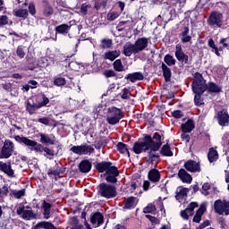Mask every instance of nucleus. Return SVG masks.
Listing matches in <instances>:
<instances>
[{
    "mask_svg": "<svg viewBox=\"0 0 229 229\" xmlns=\"http://www.w3.org/2000/svg\"><path fill=\"white\" fill-rule=\"evenodd\" d=\"M14 140H16V142L21 144V146L30 148V151H36L38 153H42L43 151H45V153H47V155H45V157H47V156L53 157L54 156V150L49 149L48 148H44L41 144H38L37 141L31 140L27 137H21L18 135V136L14 137Z\"/></svg>",
    "mask_w": 229,
    "mask_h": 229,
    "instance_id": "f257e3e1",
    "label": "nucleus"
},
{
    "mask_svg": "<svg viewBox=\"0 0 229 229\" xmlns=\"http://www.w3.org/2000/svg\"><path fill=\"white\" fill-rule=\"evenodd\" d=\"M155 142L150 146L149 151L148 152L147 163L149 165H157L160 159V156L157 151L162 147V137L159 133L156 132L153 135Z\"/></svg>",
    "mask_w": 229,
    "mask_h": 229,
    "instance_id": "f03ea898",
    "label": "nucleus"
},
{
    "mask_svg": "<svg viewBox=\"0 0 229 229\" xmlns=\"http://www.w3.org/2000/svg\"><path fill=\"white\" fill-rule=\"evenodd\" d=\"M208 89L207 81L204 79L202 73L196 72L191 83V90L193 93H205Z\"/></svg>",
    "mask_w": 229,
    "mask_h": 229,
    "instance_id": "7ed1b4c3",
    "label": "nucleus"
},
{
    "mask_svg": "<svg viewBox=\"0 0 229 229\" xmlns=\"http://www.w3.org/2000/svg\"><path fill=\"white\" fill-rule=\"evenodd\" d=\"M98 194L105 199H114L118 192L117 189L114 185L101 183L98 186Z\"/></svg>",
    "mask_w": 229,
    "mask_h": 229,
    "instance_id": "20e7f679",
    "label": "nucleus"
},
{
    "mask_svg": "<svg viewBox=\"0 0 229 229\" xmlns=\"http://www.w3.org/2000/svg\"><path fill=\"white\" fill-rule=\"evenodd\" d=\"M156 141L154 140V137L146 136L144 142H136L133 145V152L137 155L141 154L142 152H146L147 150H149L153 143Z\"/></svg>",
    "mask_w": 229,
    "mask_h": 229,
    "instance_id": "39448f33",
    "label": "nucleus"
},
{
    "mask_svg": "<svg viewBox=\"0 0 229 229\" xmlns=\"http://www.w3.org/2000/svg\"><path fill=\"white\" fill-rule=\"evenodd\" d=\"M207 23L210 27L221 28L224 24V14L218 11H213L210 13Z\"/></svg>",
    "mask_w": 229,
    "mask_h": 229,
    "instance_id": "423d86ee",
    "label": "nucleus"
},
{
    "mask_svg": "<svg viewBox=\"0 0 229 229\" xmlns=\"http://www.w3.org/2000/svg\"><path fill=\"white\" fill-rule=\"evenodd\" d=\"M15 149L13 142L10 140L4 141V146L0 148V159H8L10 158Z\"/></svg>",
    "mask_w": 229,
    "mask_h": 229,
    "instance_id": "0eeeda50",
    "label": "nucleus"
},
{
    "mask_svg": "<svg viewBox=\"0 0 229 229\" xmlns=\"http://www.w3.org/2000/svg\"><path fill=\"white\" fill-rule=\"evenodd\" d=\"M108 115L106 117V122L110 125H115L120 123V121L123 119V115L120 109L116 107H113L108 110Z\"/></svg>",
    "mask_w": 229,
    "mask_h": 229,
    "instance_id": "6e6552de",
    "label": "nucleus"
},
{
    "mask_svg": "<svg viewBox=\"0 0 229 229\" xmlns=\"http://www.w3.org/2000/svg\"><path fill=\"white\" fill-rule=\"evenodd\" d=\"M70 151L79 156H90L95 152V148L91 145L82 144L81 146H73L70 148Z\"/></svg>",
    "mask_w": 229,
    "mask_h": 229,
    "instance_id": "1a4fd4ad",
    "label": "nucleus"
},
{
    "mask_svg": "<svg viewBox=\"0 0 229 229\" xmlns=\"http://www.w3.org/2000/svg\"><path fill=\"white\" fill-rule=\"evenodd\" d=\"M214 210L218 215H229V201L218 199L214 202Z\"/></svg>",
    "mask_w": 229,
    "mask_h": 229,
    "instance_id": "9d476101",
    "label": "nucleus"
},
{
    "mask_svg": "<svg viewBox=\"0 0 229 229\" xmlns=\"http://www.w3.org/2000/svg\"><path fill=\"white\" fill-rule=\"evenodd\" d=\"M16 214L21 216V218L25 220H31L37 217V215L33 213L32 208L30 207L20 206V208L16 209Z\"/></svg>",
    "mask_w": 229,
    "mask_h": 229,
    "instance_id": "9b49d317",
    "label": "nucleus"
},
{
    "mask_svg": "<svg viewBox=\"0 0 229 229\" xmlns=\"http://www.w3.org/2000/svg\"><path fill=\"white\" fill-rule=\"evenodd\" d=\"M174 56L178 62H180L182 64H189V55L185 54L182 50V45L178 44L175 46V52Z\"/></svg>",
    "mask_w": 229,
    "mask_h": 229,
    "instance_id": "f8f14e48",
    "label": "nucleus"
},
{
    "mask_svg": "<svg viewBox=\"0 0 229 229\" xmlns=\"http://www.w3.org/2000/svg\"><path fill=\"white\" fill-rule=\"evenodd\" d=\"M215 118L220 126L226 127L229 125V114L226 110L218 111Z\"/></svg>",
    "mask_w": 229,
    "mask_h": 229,
    "instance_id": "ddd939ff",
    "label": "nucleus"
},
{
    "mask_svg": "<svg viewBox=\"0 0 229 229\" xmlns=\"http://www.w3.org/2000/svg\"><path fill=\"white\" fill-rule=\"evenodd\" d=\"M106 181L109 183H116L117 182V177L119 176V171L118 168L112 167L110 170L107 171V173L105 174Z\"/></svg>",
    "mask_w": 229,
    "mask_h": 229,
    "instance_id": "4468645a",
    "label": "nucleus"
},
{
    "mask_svg": "<svg viewBox=\"0 0 229 229\" xmlns=\"http://www.w3.org/2000/svg\"><path fill=\"white\" fill-rule=\"evenodd\" d=\"M199 207V204L196 202H191L189 204L187 208L180 212V216L184 220H189L190 216H193L194 209Z\"/></svg>",
    "mask_w": 229,
    "mask_h": 229,
    "instance_id": "2eb2a0df",
    "label": "nucleus"
},
{
    "mask_svg": "<svg viewBox=\"0 0 229 229\" xmlns=\"http://www.w3.org/2000/svg\"><path fill=\"white\" fill-rule=\"evenodd\" d=\"M64 172H65V168H61L55 165V167L48 169L47 175L48 177L55 178V180L57 181V179L62 177L61 174H64Z\"/></svg>",
    "mask_w": 229,
    "mask_h": 229,
    "instance_id": "dca6fc26",
    "label": "nucleus"
},
{
    "mask_svg": "<svg viewBox=\"0 0 229 229\" xmlns=\"http://www.w3.org/2000/svg\"><path fill=\"white\" fill-rule=\"evenodd\" d=\"M39 142L45 145H55L56 139L54 134L39 133Z\"/></svg>",
    "mask_w": 229,
    "mask_h": 229,
    "instance_id": "f3484780",
    "label": "nucleus"
},
{
    "mask_svg": "<svg viewBox=\"0 0 229 229\" xmlns=\"http://www.w3.org/2000/svg\"><path fill=\"white\" fill-rule=\"evenodd\" d=\"M133 44L135 46L137 53H140L148 47V38H138V39H136Z\"/></svg>",
    "mask_w": 229,
    "mask_h": 229,
    "instance_id": "a211bd4d",
    "label": "nucleus"
},
{
    "mask_svg": "<svg viewBox=\"0 0 229 229\" xmlns=\"http://www.w3.org/2000/svg\"><path fill=\"white\" fill-rule=\"evenodd\" d=\"M184 168L191 173H199L201 171L200 165L193 160H189L184 164Z\"/></svg>",
    "mask_w": 229,
    "mask_h": 229,
    "instance_id": "6ab92c4d",
    "label": "nucleus"
},
{
    "mask_svg": "<svg viewBox=\"0 0 229 229\" xmlns=\"http://www.w3.org/2000/svg\"><path fill=\"white\" fill-rule=\"evenodd\" d=\"M123 54L125 56L130 57L132 55L139 54V52L137 51L136 47L133 43H125V45L123 46Z\"/></svg>",
    "mask_w": 229,
    "mask_h": 229,
    "instance_id": "aec40b11",
    "label": "nucleus"
},
{
    "mask_svg": "<svg viewBox=\"0 0 229 229\" xmlns=\"http://www.w3.org/2000/svg\"><path fill=\"white\" fill-rule=\"evenodd\" d=\"M124 79L129 80L132 83H135L138 81H143L144 75L142 72H134L133 73H127Z\"/></svg>",
    "mask_w": 229,
    "mask_h": 229,
    "instance_id": "412c9836",
    "label": "nucleus"
},
{
    "mask_svg": "<svg viewBox=\"0 0 229 229\" xmlns=\"http://www.w3.org/2000/svg\"><path fill=\"white\" fill-rule=\"evenodd\" d=\"M115 166L112 165V163L110 162H100L96 165V169L99 173H108V171L111 170V168H114Z\"/></svg>",
    "mask_w": 229,
    "mask_h": 229,
    "instance_id": "4be33fe9",
    "label": "nucleus"
},
{
    "mask_svg": "<svg viewBox=\"0 0 229 229\" xmlns=\"http://www.w3.org/2000/svg\"><path fill=\"white\" fill-rule=\"evenodd\" d=\"M90 223L95 226H100L104 224V216L101 213L97 212L90 216Z\"/></svg>",
    "mask_w": 229,
    "mask_h": 229,
    "instance_id": "5701e85b",
    "label": "nucleus"
},
{
    "mask_svg": "<svg viewBox=\"0 0 229 229\" xmlns=\"http://www.w3.org/2000/svg\"><path fill=\"white\" fill-rule=\"evenodd\" d=\"M189 191L190 190L187 188L178 187L176 189L175 199L179 202L183 201V199L187 197Z\"/></svg>",
    "mask_w": 229,
    "mask_h": 229,
    "instance_id": "b1692460",
    "label": "nucleus"
},
{
    "mask_svg": "<svg viewBox=\"0 0 229 229\" xmlns=\"http://www.w3.org/2000/svg\"><path fill=\"white\" fill-rule=\"evenodd\" d=\"M79 171L87 174L91 171L92 164L89 160H82L78 165Z\"/></svg>",
    "mask_w": 229,
    "mask_h": 229,
    "instance_id": "393cba45",
    "label": "nucleus"
},
{
    "mask_svg": "<svg viewBox=\"0 0 229 229\" xmlns=\"http://www.w3.org/2000/svg\"><path fill=\"white\" fill-rule=\"evenodd\" d=\"M0 171L4 172V174H7L9 177H13L14 171L12 169L11 163L6 164L0 162Z\"/></svg>",
    "mask_w": 229,
    "mask_h": 229,
    "instance_id": "a878e982",
    "label": "nucleus"
},
{
    "mask_svg": "<svg viewBox=\"0 0 229 229\" xmlns=\"http://www.w3.org/2000/svg\"><path fill=\"white\" fill-rule=\"evenodd\" d=\"M178 177L179 179L185 183H191L192 182V177L191 174H189L186 170L180 169L178 172Z\"/></svg>",
    "mask_w": 229,
    "mask_h": 229,
    "instance_id": "bb28decb",
    "label": "nucleus"
},
{
    "mask_svg": "<svg viewBox=\"0 0 229 229\" xmlns=\"http://www.w3.org/2000/svg\"><path fill=\"white\" fill-rule=\"evenodd\" d=\"M192 39V36H190V29L189 27H184L182 30L181 32V41L182 43L185 44V43H189L191 42Z\"/></svg>",
    "mask_w": 229,
    "mask_h": 229,
    "instance_id": "cd10ccee",
    "label": "nucleus"
},
{
    "mask_svg": "<svg viewBox=\"0 0 229 229\" xmlns=\"http://www.w3.org/2000/svg\"><path fill=\"white\" fill-rule=\"evenodd\" d=\"M161 70L163 72V77L165 81V82H168L171 81L172 78V70L167 66V64H165V63H162L161 64Z\"/></svg>",
    "mask_w": 229,
    "mask_h": 229,
    "instance_id": "c85d7f7f",
    "label": "nucleus"
},
{
    "mask_svg": "<svg viewBox=\"0 0 229 229\" xmlns=\"http://www.w3.org/2000/svg\"><path fill=\"white\" fill-rule=\"evenodd\" d=\"M121 55L120 50H109L104 54V58L114 62Z\"/></svg>",
    "mask_w": 229,
    "mask_h": 229,
    "instance_id": "c756f323",
    "label": "nucleus"
},
{
    "mask_svg": "<svg viewBox=\"0 0 229 229\" xmlns=\"http://www.w3.org/2000/svg\"><path fill=\"white\" fill-rule=\"evenodd\" d=\"M70 30H71V25H67V23H62L61 25H57V27L55 28V33L61 34V35L68 34Z\"/></svg>",
    "mask_w": 229,
    "mask_h": 229,
    "instance_id": "7c9ffc66",
    "label": "nucleus"
},
{
    "mask_svg": "<svg viewBox=\"0 0 229 229\" xmlns=\"http://www.w3.org/2000/svg\"><path fill=\"white\" fill-rule=\"evenodd\" d=\"M148 180L152 182H158L160 181V173L157 169H152L148 174Z\"/></svg>",
    "mask_w": 229,
    "mask_h": 229,
    "instance_id": "2f4dec72",
    "label": "nucleus"
},
{
    "mask_svg": "<svg viewBox=\"0 0 229 229\" xmlns=\"http://www.w3.org/2000/svg\"><path fill=\"white\" fill-rule=\"evenodd\" d=\"M195 128L194 122L189 119L184 124H182V131L184 133H191Z\"/></svg>",
    "mask_w": 229,
    "mask_h": 229,
    "instance_id": "473e14b6",
    "label": "nucleus"
},
{
    "mask_svg": "<svg viewBox=\"0 0 229 229\" xmlns=\"http://www.w3.org/2000/svg\"><path fill=\"white\" fill-rule=\"evenodd\" d=\"M49 104V99L44 93L38 95V108L46 107Z\"/></svg>",
    "mask_w": 229,
    "mask_h": 229,
    "instance_id": "72a5a7b5",
    "label": "nucleus"
},
{
    "mask_svg": "<svg viewBox=\"0 0 229 229\" xmlns=\"http://www.w3.org/2000/svg\"><path fill=\"white\" fill-rule=\"evenodd\" d=\"M207 91L208 93H220L222 91V88L216 84V82H208L207 84Z\"/></svg>",
    "mask_w": 229,
    "mask_h": 229,
    "instance_id": "f704fd0d",
    "label": "nucleus"
},
{
    "mask_svg": "<svg viewBox=\"0 0 229 229\" xmlns=\"http://www.w3.org/2000/svg\"><path fill=\"white\" fill-rule=\"evenodd\" d=\"M206 212V208L205 207H200L197 211H196V214L195 216H193V219L192 221L194 223H200L201 219H202V216L203 215L205 214Z\"/></svg>",
    "mask_w": 229,
    "mask_h": 229,
    "instance_id": "c9c22d12",
    "label": "nucleus"
},
{
    "mask_svg": "<svg viewBox=\"0 0 229 229\" xmlns=\"http://www.w3.org/2000/svg\"><path fill=\"white\" fill-rule=\"evenodd\" d=\"M52 205L47 201H43V216L46 219L50 218Z\"/></svg>",
    "mask_w": 229,
    "mask_h": 229,
    "instance_id": "e433bc0d",
    "label": "nucleus"
},
{
    "mask_svg": "<svg viewBox=\"0 0 229 229\" xmlns=\"http://www.w3.org/2000/svg\"><path fill=\"white\" fill-rule=\"evenodd\" d=\"M113 46V39H109L108 38H104L100 41L99 47L102 49H110Z\"/></svg>",
    "mask_w": 229,
    "mask_h": 229,
    "instance_id": "4c0bfd02",
    "label": "nucleus"
},
{
    "mask_svg": "<svg viewBox=\"0 0 229 229\" xmlns=\"http://www.w3.org/2000/svg\"><path fill=\"white\" fill-rule=\"evenodd\" d=\"M136 198H133V197H129L126 201H125V204L123 206V208L124 209H132L136 207Z\"/></svg>",
    "mask_w": 229,
    "mask_h": 229,
    "instance_id": "58836bf2",
    "label": "nucleus"
},
{
    "mask_svg": "<svg viewBox=\"0 0 229 229\" xmlns=\"http://www.w3.org/2000/svg\"><path fill=\"white\" fill-rule=\"evenodd\" d=\"M160 154L164 157H173L174 153L168 144L164 145L160 149Z\"/></svg>",
    "mask_w": 229,
    "mask_h": 229,
    "instance_id": "ea45409f",
    "label": "nucleus"
},
{
    "mask_svg": "<svg viewBox=\"0 0 229 229\" xmlns=\"http://www.w3.org/2000/svg\"><path fill=\"white\" fill-rule=\"evenodd\" d=\"M208 159L210 163L216 161L218 159V152L214 148H210L208 154Z\"/></svg>",
    "mask_w": 229,
    "mask_h": 229,
    "instance_id": "a19ab883",
    "label": "nucleus"
},
{
    "mask_svg": "<svg viewBox=\"0 0 229 229\" xmlns=\"http://www.w3.org/2000/svg\"><path fill=\"white\" fill-rule=\"evenodd\" d=\"M164 62L167 66L172 67L176 64V59L174 58L173 55H170V54H166V55L164 56Z\"/></svg>",
    "mask_w": 229,
    "mask_h": 229,
    "instance_id": "79ce46f5",
    "label": "nucleus"
},
{
    "mask_svg": "<svg viewBox=\"0 0 229 229\" xmlns=\"http://www.w3.org/2000/svg\"><path fill=\"white\" fill-rule=\"evenodd\" d=\"M116 148L120 154H127L128 156H130L127 145H125L124 143L123 142L117 143Z\"/></svg>",
    "mask_w": 229,
    "mask_h": 229,
    "instance_id": "37998d69",
    "label": "nucleus"
},
{
    "mask_svg": "<svg viewBox=\"0 0 229 229\" xmlns=\"http://www.w3.org/2000/svg\"><path fill=\"white\" fill-rule=\"evenodd\" d=\"M26 47H23V45H20L16 48V56L20 59H23L26 56V52H25Z\"/></svg>",
    "mask_w": 229,
    "mask_h": 229,
    "instance_id": "c03bdc74",
    "label": "nucleus"
},
{
    "mask_svg": "<svg viewBox=\"0 0 229 229\" xmlns=\"http://www.w3.org/2000/svg\"><path fill=\"white\" fill-rule=\"evenodd\" d=\"M66 84V79L65 77H62L59 75L58 77H55L54 79V85L57 87H63Z\"/></svg>",
    "mask_w": 229,
    "mask_h": 229,
    "instance_id": "a18cd8bd",
    "label": "nucleus"
},
{
    "mask_svg": "<svg viewBox=\"0 0 229 229\" xmlns=\"http://www.w3.org/2000/svg\"><path fill=\"white\" fill-rule=\"evenodd\" d=\"M11 193L13 194V197H14V199H20L26 195V190L25 189H21L20 191L13 190Z\"/></svg>",
    "mask_w": 229,
    "mask_h": 229,
    "instance_id": "49530a36",
    "label": "nucleus"
},
{
    "mask_svg": "<svg viewBox=\"0 0 229 229\" xmlns=\"http://www.w3.org/2000/svg\"><path fill=\"white\" fill-rule=\"evenodd\" d=\"M14 16L18 18L27 19V17L29 16L28 9H18V11L14 13Z\"/></svg>",
    "mask_w": 229,
    "mask_h": 229,
    "instance_id": "de8ad7c7",
    "label": "nucleus"
},
{
    "mask_svg": "<svg viewBox=\"0 0 229 229\" xmlns=\"http://www.w3.org/2000/svg\"><path fill=\"white\" fill-rule=\"evenodd\" d=\"M194 104L196 106H200L202 105H204V101L202 99V95L204 93H194Z\"/></svg>",
    "mask_w": 229,
    "mask_h": 229,
    "instance_id": "09e8293b",
    "label": "nucleus"
},
{
    "mask_svg": "<svg viewBox=\"0 0 229 229\" xmlns=\"http://www.w3.org/2000/svg\"><path fill=\"white\" fill-rule=\"evenodd\" d=\"M38 228L56 229V227L54 225H52L48 222H41V223L36 225V229H38Z\"/></svg>",
    "mask_w": 229,
    "mask_h": 229,
    "instance_id": "8fccbe9b",
    "label": "nucleus"
},
{
    "mask_svg": "<svg viewBox=\"0 0 229 229\" xmlns=\"http://www.w3.org/2000/svg\"><path fill=\"white\" fill-rule=\"evenodd\" d=\"M113 66L114 71L120 72H123L124 70V66L121 61V59H116L115 62L113 63Z\"/></svg>",
    "mask_w": 229,
    "mask_h": 229,
    "instance_id": "3c124183",
    "label": "nucleus"
},
{
    "mask_svg": "<svg viewBox=\"0 0 229 229\" xmlns=\"http://www.w3.org/2000/svg\"><path fill=\"white\" fill-rule=\"evenodd\" d=\"M69 225H71L75 229H82L83 225H79V220L77 217H72L69 219Z\"/></svg>",
    "mask_w": 229,
    "mask_h": 229,
    "instance_id": "603ef678",
    "label": "nucleus"
},
{
    "mask_svg": "<svg viewBox=\"0 0 229 229\" xmlns=\"http://www.w3.org/2000/svg\"><path fill=\"white\" fill-rule=\"evenodd\" d=\"M143 213L145 214H153L156 215L157 208L153 204H148L146 208H143Z\"/></svg>",
    "mask_w": 229,
    "mask_h": 229,
    "instance_id": "864d4df0",
    "label": "nucleus"
},
{
    "mask_svg": "<svg viewBox=\"0 0 229 229\" xmlns=\"http://www.w3.org/2000/svg\"><path fill=\"white\" fill-rule=\"evenodd\" d=\"M68 67L74 72H79L81 69V64L77 63L76 61H71V63H68Z\"/></svg>",
    "mask_w": 229,
    "mask_h": 229,
    "instance_id": "5fc2aeb1",
    "label": "nucleus"
},
{
    "mask_svg": "<svg viewBox=\"0 0 229 229\" xmlns=\"http://www.w3.org/2000/svg\"><path fill=\"white\" fill-rule=\"evenodd\" d=\"M106 6H107L106 0H98V2L95 3V9L96 10L106 9Z\"/></svg>",
    "mask_w": 229,
    "mask_h": 229,
    "instance_id": "6e6d98bb",
    "label": "nucleus"
},
{
    "mask_svg": "<svg viewBox=\"0 0 229 229\" xmlns=\"http://www.w3.org/2000/svg\"><path fill=\"white\" fill-rule=\"evenodd\" d=\"M119 17V13H116L115 11H111L110 13H107L106 20L109 21H114Z\"/></svg>",
    "mask_w": 229,
    "mask_h": 229,
    "instance_id": "4d7b16f0",
    "label": "nucleus"
},
{
    "mask_svg": "<svg viewBox=\"0 0 229 229\" xmlns=\"http://www.w3.org/2000/svg\"><path fill=\"white\" fill-rule=\"evenodd\" d=\"M53 13V7H51V5H45V9H43V15H45V17H50Z\"/></svg>",
    "mask_w": 229,
    "mask_h": 229,
    "instance_id": "13d9d810",
    "label": "nucleus"
},
{
    "mask_svg": "<svg viewBox=\"0 0 229 229\" xmlns=\"http://www.w3.org/2000/svg\"><path fill=\"white\" fill-rule=\"evenodd\" d=\"M40 109V107H38V104L36 105H30V103L27 104V111L29 112V114L32 115L35 114L36 110Z\"/></svg>",
    "mask_w": 229,
    "mask_h": 229,
    "instance_id": "bf43d9fd",
    "label": "nucleus"
},
{
    "mask_svg": "<svg viewBox=\"0 0 229 229\" xmlns=\"http://www.w3.org/2000/svg\"><path fill=\"white\" fill-rule=\"evenodd\" d=\"M51 119L47 117H43L38 119V123H42L45 126H49L50 125Z\"/></svg>",
    "mask_w": 229,
    "mask_h": 229,
    "instance_id": "052dcab7",
    "label": "nucleus"
},
{
    "mask_svg": "<svg viewBox=\"0 0 229 229\" xmlns=\"http://www.w3.org/2000/svg\"><path fill=\"white\" fill-rule=\"evenodd\" d=\"M210 190V184L208 182H206L202 185V194L207 196L208 195V191Z\"/></svg>",
    "mask_w": 229,
    "mask_h": 229,
    "instance_id": "680f3d73",
    "label": "nucleus"
},
{
    "mask_svg": "<svg viewBox=\"0 0 229 229\" xmlns=\"http://www.w3.org/2000/svg\"><path fill=\"white\" fill-rule=\"evenodd\" d=\"M229 38H222V39H220L219 44L223 46V47L225 48H228L229 45Z\"/></svg>",
    "mask_w": 229,
    "mask_h": 229,
    "instance_id": "e2e57ef3",
    "label": "nucleus"
},
{
    "mask_svg": "<svg viewBox=\"0 0 229 229\" xmlns=\"http://www.w3.org/2000/svg\"><path fill=\"white\" fill-rule=\"evenodd\" d=\"M104 76L106 78L114 77L115 76V72H114V70H105Z\"/></svg>",
    "mask_w": 229,
    "mask_h": 229,
    "instance_id": "0e129e2a",
    "label": "nucleus"
},
{
    "mask_svg": "<svg viewBox=\"0 0 229 229\" xmlns=\"http://www.w3.org/2000/svg\"><path fill=\"white\" fill-rule=\"evenodd\" d=\"M90 7V5H88V4H82V5L81 6V13L83 15H87L88 13V9Z\"/></svg>",
    "mask_w": 229,
    "mask_h": 229,
    "instance_id": "69168bd1",
    "label": "nucleus"
},
{
    "mask_svg": "<svg viewBox=\"0 0 229 229\" xmlns=\"http://www.w3.org/2000/svg\"><path fill=\"white\" fill-rule=\"evenodd\" d=\"M172 116L175 119H181L182 117H183V114L182 111L177 110L172 113Z\"/></svg>",
    "mask_w": 229,
    "mask_h": 229,
    "instance_id": "338daca9",
    "label": "nucleus"
},
{
    "mask_svg": "<svg viewBox=\"0 0 229 229\" xmlns=\"http://www.w3.org/2000/svg\"><path fill=\"white\" fill-rule=\"evenodd\" d=\"M29 13H30L31 15H35L37 13L34 4H29Z\"/></svg>",
    "mask_w": 229,
    "mask_h": 229,
    "instance_id": "774afa93",
    "label": "nucleus"
}]
</instances>
